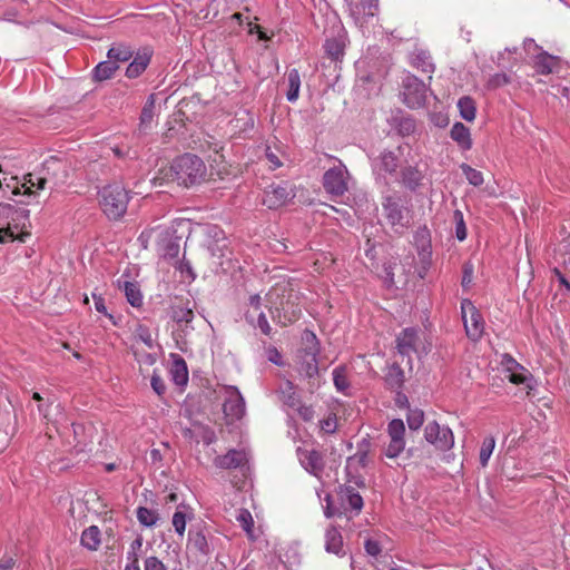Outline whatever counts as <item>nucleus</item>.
Listing matches in <instances>:
<instances>
[{"label":"nucleus","mask_w":570,"mask_h":570,"mask_svg":"<svg viewBox=\"0 0 570 570\" xmlns=\"http://www.w3.org/2000/svg\"><path fill=\"white\" fill-rule=\"evenodd\" d=\"M401 177L404 186L411 190H415L423 179L422 173L416 167L412 166L405 167L402 170Z\"/></svg>","instance_id":"c756f323"},{"label":"nucleus","mask_w":570,"mask_h":570,"mask_svg":"<svg viewBox=\"0 0 570 570\" xmlns=\"http://www.w3.org/2000/svg\"><path fill=\"white\" fill-rule=\"evenodd\" d=\"M397 168V157L393 151L384 150L380 156V169L392 174Z\"/></svg>","instance_id":"a19ab883"},{"label":"nucleus","mask_w":570,"mask_h":570,"mask_svg":"<svg viewBox=\"0 0 570 570\" xmlns=\"http://www.w3.org/2000/svg\"><path fill=\"white\" fill-rule=\"evenodd\" d=\"M294 195L285 185H271L264 191L263 204L269 209L284 206Z\"/></svg>","instance_id":"2eb2a0df"},{"label":"nucleus","mask_w":570,"mask_h":570,"mask_svg":"<svg viewBox=\"0 0 570 570\" xmlns=\"http://www.w3.org/2000/svg\"><path fill=\"white\" fill-rule=\"evenodd\" d=\"M269 296L272 303L271 314L275 322L286 326L298 320L301 316V306L298 304V295L296 293L291 291L287 296H283L279 304L274 301V297H279L277 288L271 291Z\"/></svg>","instance_id":"20e7f679"},{"label":"nucleus","mask_w":570,"mask_h":570,"mask_svg":"<svg viewBox=\"0 0 570 570\" xmlns=\"http://www.w3.org/2000/svg\"><path fill=\"white\" fill-rule=\"evenodd\" d=\"M461 169H462V173L464 174L465 178L468 179V181L471 185L478 187L483 184L484 179H483V175L480 170L472 168L468 164H462Z\"/></svg>","instance_id":"c03bdc74"},{"label":"nucleus","mask_w":570,"mask_h":570,"mask_svg":"<svg viewBox=\"0 0 570 570\" xmlns=\"http://www.w3.org/2000/svg\"><path fill=\"white\" fill-rule=\"evenodd\" d=\"M29 225V210L10 204H0V244L19 239L24 242L29 236L24 232Z\"/></svg>","instance_id":"f257e3e1"},{"label":"nucleus","mask_w":570,"mask_h":570,"mask_svg":"<svg viewBox=\"0 0 570 570\" xmlns=\"http://www.w3.org/2000/svg\"><path fill=\"white\" fill-rule=\"evenodd\" d=\"M188 542L193 550L202 553L203 556H208L213 551L210 543L202 531H190L188 534Z\"/></svg>","instance_id":"a878e982"},{"label":"nucleus","mask_w":570,"mask_h":570,"mask_svg":"<svg viewBox=\"0 0 570 570\" xmlns=\"http://www.w3.org/2000/svg\"><path fill=\"white\" fill-rule=\"evenodd\" d=\"M405 425L401 419H393L387 424L389 444L383 449V454L389 459L397 458L405 449Z\"/></svg>","instance_id":"9b49d317"},{"label":"nucleus","mask_w":570,"mask_h":570,"mask_svg":"<svg viewBox=\"0 0 570 570\" xmlns=\"http://www.w3.org/2000/svg\"><path fill=\"white\" fill-rule=\"evenodd\" d=\"M41 176L49 178L48 184L57 187L66 181V164L58 157H50L42 164Z\"/></svg>","instance_id":"4468645a"},{"label":"nucleus","mask_w":570,"mask_h":570,"mask_svg":"<svg viewBox=\"0 0 570 570\" xmlns=\"http://www.w3.org/2000/svg\"><path fill=\"white\" fill-rule=\"evenodd\" d=\"M410 430H419L424 422V412L420 409H410L406 415Z\"/></svg>","instance_id":"49530a36"},{"label":"nucleus","mask_w":570,"mask_h":570,"mask_svg":"<svg viewBox=\"0 0 570 570\" xmlns=\"http://www.w3.org/2000/svg\"><path fill=\"white\" fill-rule=\"evenodd\" d=\"M136 337H137V340L142 342L146 346H148L149 348H151L154 346L153 336L147 327L139 326L137 328Z\"/></svg>","instance_id":"864d4df0"},{"label":"nucleus","mask_w":570,"mask_h":570,"mask_svg":"<svg viewBox=\"0 0 570 570\" xmlns=\"http://www.w3.org/2000/svg\"><path fill=\"white\" fill-rule=\"evenodd\" d=\"M316 353L317 351L315 348L311 351V353H308V358L303 362L301 366V372L309 379L314 377L318 373Z\"/></svg>","instance_id":"79ce46f5"},{"label":"nucleus","mask_w":570,"mask_h":570,"mask_svg":"<svg viewBox=\"0 0 570 570\" xmlns=\"http://www.w3.org/2000/svg\"><path fill=\"white\" fill-rule=\"evenodd\" d=\"M155 116V100L154 96H149L148 100L146 101L141 115H140V125L141 126H148Z\"/></svg>","instance_id":"09e8293b"},{"label":"nucleus","mask_w":570,"mask_h":570,"mask_svg":"<svg viewBox=\"0 0 570 570\" xmlns=\"http://www.w3.org/2000/svg\"><path fill=\"white\" fill-rule=\"evenodd\" d=\"M509 82V77L505 73H495L489 80V86L497 88Z\"/></svg>","instance_id":"13d9d810"},{"label":"nucleus","mask_w":570,"mask_h":570,"mask_svg":"<svg viewBox=\"0 0 570 570\" xmlns=\"http://www.w3.org/2000/svg\"><path fill=\"white\" fill-rule=\"evenodd\" d=\"M173 525L175 528V531L181 537L185 533L186 530V514L177 510L173 515Z\"/></svg>","instance_id":"8fccbe9b"},{"label":"nucleus","mask_w":570,"mask_h":570,"mask_svg":"<svg viewBox=\"0 0 570 570\" xmlns=\"http://www.w3.org/2000/svg\"><path fill=\"white\" fill-rule=\"evenodd\" d=\"M288 90L286 98L289 102H295L299 96L301 76L297 69H291L287 72Z\"/></svg>","instance_id":"c85d7f7f"},{"label":"nucleus","mask_w":570,"mask_h":570,"mask_svg":"<svg viewBox=\"0 0 570 570\" xmlns=\"http://www.w3.org/2000/svg\"><path fill=\"white\" fill-rule=\"evenodd\" d=\"M150 385L155 393L159 396H161L166 392L165 382L156 371H154L151 375Z\"/></svg>","instance_id":"603ef678"},{"label":"nucleus","mask_w":570,"mask_h":570,"mask_svg":"<svg viewBox=\"0 0 570 570\" xmlns=\"http://www.w3.org/2000/svg\"><path fill=\"white\" fill-rule=\"evenodd\" d=\"M396 350L402 356L410 357L417 352L419 331L414 327L404 328L396 336Z\"/></svg>","instance_id":"f3484780"},{"label":"nucleus","mask_w":570,"mask_h":570,"mask_svg":"<svg viewBox=\"0 0 570 570\" xmlns=\"http://www.w3.org/2000/svg\"><path fill=\"white\" fill-rule=\"evenodd\" d=\"M249 304L252 307H254L256 311L261 307V296L255 294L249 297Z\"/></svg>","instance_id":"338daca9"},{"label":"nucleus","mask_w":570,"mask_h":570,"mask_svg":"<svg viewBox=\"0 0 570 570\" xmlns=\"http://www.w3.org/2000/svg\"><path fill=\"white\" fill-rule=\"evenodd\" d=\"M338 497L341 500L342 509L334 508L332 505L331 495L326 494L325 501L326 505L324 507V514L326 518H332L334 515H342L348 509L353 510L355 514H358L363 508V498L353 487H344L341 488L338 492Z\"/></svg>","instance_id":"39448f33"},{"label":"nucleus","mask_w":570,"mask_h":570,"mask_svg":"<svg viewBox=\"0 0 570 570\" xmlns=\"http://www.w3.org/2000/svg\"><path fill=\"white\" fill-rule=\"evenodd\" d=\"M235 519L242 529L246 532L247 537L250 540H254V519L252 513L247 509H238Z\"/></svg>","instance_id":"2f4dec72"},{"label":"nucleus","mask_w":570,"mask_h":570,"mask_svg":"<svg viewBox=\"0 0 570 570\" xmlns=\"http://www.w3.org/2000/svg\"><path fill=\"white\" fill-rule=\"evenodd\" d=\"M81 544L88 550L95 551L100 546V530L96 525H90L81 533Z\"/></svg>","instance_id":"cd10ccee"},{"label":"nucleus","mask_w":570,"mask_h":570,"mask_svg":"<svg viewBox=\"0 0 570 570\" xmlns=\"http://www.w3.org/2000/svg\"><path fill=\"white\" fill-rule=\"evenodd\" d=\"M144 570H168L161 560L157 557H148L144 563Z\"/></svg>","instance_id":"5fc2aeb1"},{"label":"nucleus","mask_w":570,"mask_h":570,"mask_svg":"<svg viewBox=\"0 0 570 570\" xmlns=\"http://www.w3.org/2000/svg\"><path fill=\"white\" fill-rule=\"evenodd\" d=\"M461 313L468 337L472 341L480 340L484 331V322L478 308L470 299H463Z\"/></svg>","instance_id":"6e6552de"},{"label":"nucleus","mask_w":570,"mask_h":570,"mask_svg":"<svg viewBox=\"0 0 570 570\" xmlns=\"http://www.w3.org/2000/svg\"><path fill=\"white\" fill-rule=\"evenodd\" d=\"M299 414L302 415V417H303L304 420H306V421H307V420H311V419H312V416H313V411H312V409H311V407H308V406H302V407H299Z\"/></svg>","instance_id":"69168bd1"},{"label":"nucleus","mask_w":570,"mask_h":570,"mask_svg":"<svg viewBox=\"0 0 570 570\" xmlns=\"http://www.w3.org/2000/svg\"><path fill=\"white\" fill-rule=\"evenodd\" d=\"M256 326L264 333L265 335H271L272 327L266 318V315L263 312H259L257 317Z\"/></svg>","instance_id":"4d7b16f0"},{"label":"nucleus","mask_w":570,"mask_h":570,"mask_svg":"<svg viewBox=\"0 0 570 570\" xmlns=\"http://www.w3.org/2000/svg\"><path fill=\"white\" fill-rule=\"evenodd\" d=\"M173 320L177 323H190L194 318L193 306L189 305V302L186 304H175L171 307Z\"/></svg>","instance_id":"f704fd0d"},{"label":"nucleus","mask_w":570,"mask_h":570,"mask_svg":"<svg viewBox=\"0 0 570 570\" xmlns=\"http://www.w3.org/2000/svg\"><path fill=\"white\" fill-rule=\"evenodd\" d=\"M502 363L505 366L507 371L510 372V374L519 370L524 371V367L508 354L503 356Z\"/></svg>","instance_id":"6e6d98bb"},{"label":"nucleus","mask_w":570,"mask_h":570,"mask_svg":"<svg viewBox=\"0 0 570 570\" xmlns=\"http://www.w3.org/2000/svg\"><path fill=\"white\" fill-rule=\"evenodd\" d=\"M386 219L397 233H403L410 224L409 210L403 206L401 198L386 196L382 204Z\"/></svg>","instance_id":"423d86ee"},{"label":"nucleus","mask_w":570,"mask_h":570,"mask_svg":"<svg viewBox=\"0 0 570 570\" xmlns=\"http://www.w3.org/2000/svg\"><path fill=\"white\" fill-rule=\"evenodd\" d=\"M298 459L302 466L313 475L318 476L323 471V458L320 452L315 450H298Z\"/></svg>","instance_id":"a211bd4d"},{"label":"nucleus","mask_w":570,"mask_h":570,"mask_svg":"<svg viewBox=\"0 0 570 570\" xmlns=\"http://www.w3.org/2000/svg\"><path fill=\"white\" fill-rule=\"evenodd\" d=\"M132 55L134 51L128 46L115 45L108 50L107 58L115 60L116 65L119 66L120 62L130 60Z\"/></svg>","instance_id":"72a5a7b5"},{"label":"nucleus","mask_w":570,"mask_h":570,"mask_svg":"<svg viewBox=\"0 0 570 570\" xmlns=\"http://www.w3.org/2000/svg\"><path fill=\"white\" fill-rule=\"evenodd\" d=\"M282 401L289 407H296L299 404L298 396L295 392L293 384L286 381L279 390Z\"/></svg>","instance_id":"4c0bfd02"},{"label":"nucleus","mask_w":570,"mask_h":570,"mask_svg":"<svg viewBox=\"0 0 570 570\" xmlns=\"http://www.w3.org/2000/svg\"><path fill=\"white\" fill-rule=\"evenodd\" d=\"M92 298L95 301V308L97 312L107 315V307L105 305V299L97 295L96 293H92Z\"/></svg>","instance_id":"052dcab7"},{"label":"nucleus","mask_w":570,"mask_h":570,"mask_svg":"<svg viewBox=\"0 0 570 570\" xmlns=\"http://www.w3.org/2000/svg\"><path fill=\"white\" fill-rule=\"evenodd\" d=\"M450 137L454 140L462 150H470L472 148V138L470 129L462 122H455L451 130Z\"/></svg>","instance_id":"412c9836"},{"label":"nucleus","mask_w":570,"mask_h":570,"mask_svg":"<svg viewBox=\"0 0 570 570\" xmlns=\"http://www.w3.org/2000/svg\"><path fill=\"white\" fill-rule=\"evenodd\" d=\"M125 570H140L138 558L135 557L130 564H127Z\"/></svg>","instance_id":"774afa93"},{"label":"nucleus","mask_w":570,"mask_h":570,"mask_svg":"<svg viewBox=\"0 0 570 570\" xmlns=\"http://www.w3.org/2000/svg\"><path fill=\"white\" fill-rule=\"evenodd\" d=\"M495 448V439L493 436H487L480 449L479 460L482 468H485Z\"/></svg>","instance_id":"ea45409f"},{"label":"nucleus","mask_w":570,"mask_h":570,"mask_svg":"<svg viewBox=\"0 0 570 570\" xmlns=\"http://www.w3.org/2000/svg\"><path fill=\"white\" fill-rule=\"evenodd\" d=\"M136 515L139 523L148 528L154 527L159 519L158 512L156 510L146 507H139L137 509Z\"/></svg>","instance_id":"e433bc0d"},{"label":"nucleus","mask_w":570,"mask_h":570,"mask_svg":"<svg viewBox=\"0 0 570 570\" xmlns=\"http://www.w3.org/2000/svg\"><path fill=\"white\" fill-rule=\"evenodd\" d=\"M128 203L129 193L121 185L111 184L99 190V205L109 219H120L127 212Z\"/></svg>","instance_id":"7ed1b4c3"},{"label":"nucleus","mask_w":570,"mask_h":570,"mask_svg":"<svg viewBox=\"0 0 570 570\" xmlns=\"http://www.w3.org/2000/svg\"><path fill=\"white\" fill-rule=\"evenodd\" d=\"M320 428L323 432L332 434L337 429L336 415L331 413L327 417L320 421Z\"/></svg>","instance_id":"3c124183"},{"label":"nucleus","mask_w":570,"mask_h":570,"mask_svg":"<svg viewBox=\"0 0 570 570\" xmlns=\"http://www.w3.org/2000/svg\"><path fill=\"white\" fill-rule=\"evenodd\" d=\"M141 546H142V540L140 538H137L136 540H134L131 543L132 551L128 553V559L131 558L134 560V558L137 557L136 550L140 549Z\"/></svg>","instance_id":"0e129e2a"},{"label":"nucleus","mask_w":570,"mask_h":570,"mask_svg":"<svg viewBox=\"0 0 570 570\" xmlns=\"http://www.w3.org/2000/svg\"><path fill=\"white\" fill-rule=\"evenodd\" d=\"M458 108L460 116L466 121H473L476 115V108L471 97L464 96L459 99Z\"/></svg>","instance_id":"c9c22d12"},{"label":"nucleus","mask_w":570,"mask_h":570,"mask_svg":"<svg viewBox=\"0 0 570 570\" xmlns=\"http://www.w3.org/2000/svg\"><path fill=\"white\" fill-rule=\"evenodd\" d=\"M351 17L361 27L373 18L377 11V0H345Z\"/></svg>","instance_id":"ddd939ff"},{"label":"nucleus","mask_w":570,"mask_h":570,"mask_svg":"<svg viewBox=\"0 0 570 570\" xmlns=\"http://www.w3.org/2000/svg\"><path fill=\"white\" fill-rule=\"evenodd\" d=\"M118 288L121 289L126 296L127 302L132 307H140L144 303V295L137 282L124 279V276L117 281Z\"/></svg>","instance_id":"6ab92c4d"},{"label":"nucleus","mask_w":570,"mask_h":570,"mask_svg":"<svg viewBox=\"0 0 570 570\" xmlns=\"http://www.w3.org/2000/svg\"><path fill=\"white\" fill-rule=\"evenodd\" d=\"M118 68L115 60L108 58L106 61H101L95 67L94 77L98 81L110 79Z\"/></svg>","instance_id":"7c9ffc66"},{"label":"nucleus","mask_w":570,"mask_h":570,"mask_svg":"<svg viewBox=\"0 0 570 570\" xmlns=\"http://www.w3.org/2000/svg\"><path fill=\"white\" fill-rule=\"evenodd\" d=\"M150 61V53L148 51L138 52L132 61L128 65L126 69V76L128 78H137L140 76L147 68Z\"/></svg>","instance_id":"4be33fe9"},{"label":"nucleus","mask_w":570,"mask_h":570,"mask_svg":"<svg viewBox=\"0 0 570 570\" xmlns=\"http://www.w3.org/2000/svg\"><path fill=\"white\" fill-rule=\"evenodd\" d=\"M509 380L513 384H524L527 382V374L518 373V371H515L509 375Z\"/></svg>","instance_id":"e2e57ef3"},{"label":"nucleus","mask_w":570,"mask_h":570,"mask_svg":"<svg viewBox=\"0 0 570 570\" xmlns=\"http://www.w3.org/2000/svg\"><path fill=\"white\" fill-rule=\"evenodd\" d=\"M171 379L177 385H185L188 381V370L185 360L180 356H175L171 368Z\"/></svg>","instance_id":"bb28decb"},{"label":"nucleus","mask_w":570,"mask_h":570,"mask_svg":"<svg viewBox=\"0 0 570 570\" xmlns=\"http://www.w3.org/2000/svg\"><path fill=\"white\" fill-rule=\"evenodd\" d=\"M424 438L436 450L448 451L454 445V435L449 426L440 425L433 421L426 424L424 429Z\"/></svg>","instance_id":"9d476101"},{"label":"nucleus","mask_w":570,"mask_h":570,"mask_svg":"<svg viewBox=\"0 0 570 570\" xmlns=\"http://www.w3.org/2000/svg\"><path fill=\"white\" fill-rule=\"evenodd\" d=\"M411 63L413 67L420 69L425 73H432L434 71V65L431 60V56L423 49H415L411 56Z\"/></svg>","instance_id":"5701e85b"},{"label":"nucleus","mask_w":570,"mask_h":570,"mask_svg":"<svg viewBox=\"0 0 570 570\" xmlns=\"http://www.w3.org/2000/svg\"><path fill=\"white\" fill-rule=\"evenodd\" d=\"M348 171L342 161L327 169L323 176V186L327 194L332 196H342L347 189Z\"/></svg>","instance_id":"0eeeda50"},{"label":"nucleus","mask_w":570,"mask_h":570,"mask_svg":"<svg viewBox=\"0 0 570 570\" xmlns=\"http://www.w3.org/2000/svg\"><path fill=\"white\" fill-rule=\"evenodd\" d=\"M533 66L538 73L550 75L558 68L559 58L542 51L535 56Z\"/></svg>","instance_id":"aec40b11"},{"label":"nucleus","mask_w":570,"mask_h":570,"mask_svg":"<svg viewBox=\"0 0 570 570\" xmlns=\"http://www.w3.org/2000/svg\"><path fill=\"white\" fill-rule=\"evenodd\" d=\"M385 382L391 390L397 391L404 383V372L400 365L393 364L389 367Z\"/></svg>","instance_id":"473e14b6"},{"label":"nucleus","mask_w":570,"mask_h":570,"mask_svg":"<svg viewBox=\"0 0 570 570\" xmlns=\"http://www.w3.org/2000/svg\"><path fill=\"white\" fill-rule=\"evenodd\" d=\"M224 395L223 411L228 422L233 423L240 420L245 414L246 407L244 397L238 389L235 386H227L225 387Z\"/></svg>","instance_id":"f8f14e48"},{"label":"nucleus","mask_w":570,"mask_h":570,"mask_svg":"<svg viewBox=\"0 0 570 570\" xmlns=\"http://www.w3.org/2000/svg\"><path fill=\"white\" fill-rule=\"evenodd\" d=\"M333 382L335 385V389L343 393L347 394L350 382L346 375V370L343 366L335 367L333 370Z\"/></svg>","instance_id":"58836bf2"},{"label":"nucleus","mask_w":570,"mask_h":570,"mask_svg":"<svg viewBox=\"0 0 570 570\" xmlns=\"http://www.w3.org/2000/svg\"><path fill=\"white\" fill-rule=\"evenodd\" d=\"M428 87L413 75L403 80V101L410 108L423 107L426 100Z\"/></svg>","instance_id":"1a4fd4ad"},{"label":"nucleus","mask_w":570,"mask_h":570,"mask_svg":"<svg viewBox=\"0 0 570 570\" xmlns=\"http://www.w3.org/2000/svg\"><path fill=\"white\" fill-rule=\"evenodd\" d=\"M170 173L178 185L190 187L200 184L205 179L207 168L200 157L184 154L173 161Z\"/></svg>","instance_id":"f03ea898"},{"label":"nucleus","mask_w":570,"mask_h":570,"mask_svg":"<svg viewBox=\"0 0 570 570\" xmlns=\"http://www.w3.org/2000/svg\"><path fill=\"white\" fill-rule=\"evenodd\" d=\"M282 156H283V154L281 153V150L277 147H272L269 145L266 146L265 157H266V159L269 164V168L272 170H275L283 166Z\"/></svg>","instance_id":"37998d69"},{"label":"nucleus","mask_w":570,"mask_h":570,"mask_svg":"<svg viewBox=\"0 0 570 570\" xmlns=\"http://www.w3.org/2000/svg\"><path fill=\"white\" fill-rule=\"evenodd\" d=\"M364 547L367 554L372 557H376L381 552V547L377 541L368 539L365 541Z\"/></svg>","instance_id":"bf43d9fd"},{"label":"nucleus","mask_w":570,"mask_h":570,"mask_svg":"<svg viewBox=\"0 0 570 570\" xmlns=\"http://www.w3.org/2000/svg\"><path fill=\"white\" fill-rule=\"evenodd\" d=\"M344 48L345 37L342 33H338L332 38H327L324 43L326 55L333 60H337L343 56Z\"/></svg>","instance_id":"b1692460"},{"label":"nucleus","mask_w":570,"mask_h":570,"mask_svg":"<svg viewBox=\"0 0 570 570\" xmlns=\"http://www.w3.org/2000/svg\"><path fill=\"white\" fill-rule=\"evenodd\" d=\"M249 461V453L245 449H232L224 455H218L214 460L215 466L219 469H242Z\"/></svg>","instance_id":"dca6fc26"},{"label":"nucleus","mask_w":570,"mask_h":570,"mask_svg":"<svg viewBox=\"0 0 570 570\" xmlns=\"http://www.w3.org/2000/svg\"><path fill=\"white\" fill-rule=\"evenodd\" d=\"M453 220L455 225V237L458 240L463 242L466 238V226L463 217V213L460 209L454 210Z\"/></svg>","instance_id":"de8ad7c7"},{"label":"nucleus","mask_w":570,"mask_h":570,"mask_svg":"<svg viewBox=\"0 0 570 570\" xmlns=\"http://www.w3.org/2000/svg\"><path fill=\"white\" fill-rule=\"evenodd\" d=\"M48 181L49 178L47 176H41V174L31 173L26 176L24 186H27L28 190H30L32 187L37 188L38 190H41L45 189Z\"/></svg>","instance_id":"a18cd8bd"},{"label":"nucleus","mask_w":570,"mask_h":570,"mask_svg":"<svg viewBox=\"0 0 570 570\" xmlns=\"http://www.w3.org/2000/svg\"><path fill=\"white\" fill-rule=\"evenodd\" d=\"M325 549L330 553L340 556L343 550V539L340 531L331 527L325 532Z\"/></svg>","instance_id":"393cba45"},{"label":"nucleus","mask_w":570,"mask_h":570,"mask_svg":"<svg viewBox=\"0 0 570 570\" xmlns=\"http://www.w3.org/2000/svg\"><path fill=\"white\" fill-rule=\"evenodd\" d=\"M472 277H473V268H472V266H464L463 276H462V286L463 287H469V285L472 282Z\"/></svg>","instance_id":"680f3d73"}]
</instances>
